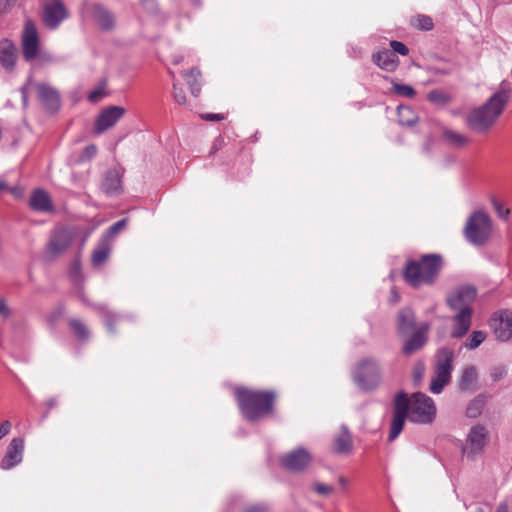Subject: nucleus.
<instances>
[{"mask_svg":"<svg viewBox=\"0 0 512 512\" xmlns=\"http://www.w3.org/2000/svg\"><path fill=\"white\" fill-rule=\"evenodd\" d=\"M236 398L244 417L256 421L272 413L275 394L271 391L237 389Z\"/></svg>","mask_w":512,"mask_h":512,"instance_id":"obj_4","label":"nucleus"},{"mask_svg":"<svg viewBox=\"0 0 512 512\" xmlns=\"http://www.w3.org/2000/svg\"><path fill=\"white\" fill-rule=\"evenodd\" d=\"M182 60H183V57L181 55H176L173 57L172 62H173V64L178 65L182 62Z\"/></svg>","mask_w":512,"mask_h":512,"instance_id":"obj_56","label":"nucleus"},{"mask_svg":"<svg viewBox=\"0 0 512 512\" xmlns=\"http://www.w3.org/2000/svg\"><path fill=\"white\" fill-rule=\"evenodd\" d=\"M312 456L310 452L304 448L294 449L280 459L281 465L290 471L300 472L305 470L311 463Z\"/></svg>","mask_w":512,"mask_h":512,"instance_id":"obj_8","label":"nucleus"},{"mask_svg":"<svg viewBox=\"0 0 512 512\" xmlns=\"http://www.w3.org/2000/svg\"><path fill=\"white\" fill-rule=\"evenodd\" d=\"M16 48L12 41L3 39L0 41V64L7 70L12 71L16 63Z\"/></svg>","mask_w":512,"mask_h":512,"instance_id":"obj_21","label":"nucleus"},{"mask_svg":"<svg viewBox=\"0 0 512 512\" xmlns=\"http://www.w3.org/2000/svg\"><path fill=\"white\" fill-rule=\"evenodd\" d=\"M428 99L432 102H440L443 99V94L438 90H433L428 93Z\"/></svg>","mask_w":512,"mask_h":512,"instance_id":"obj_50","label":"nucleus"},{"mask_svg":"<svg viewBox=\"0 0 512 512\" xmlns=\"http://www.w3.org/2000/svg\"><path fill=\"white\" fill-rule=\"evenodd\" d=\"M105 96L104 87L100 86L88 94V100L92 103H97Z\"/></svg>","mask_w":512,"mask_h":512,"instance_id":"obj_44","label":"nucleus"},{"mask_svg":"<svg viewBox=\"0 0 512 512\" xmlns=\"http://www.w3.org/2000/svg\"><path fill=\"white\" fill-rule=\"evenodd\" d=\"M69 326L71 328V330L73 331V333L75 334V336L81 340V341H86L88 340L89 336H90V331L88 329V327L79 319H71L69 321Z\"/></svg>","mask_w":512,"mask_h":512,"instance_id":"obj_29","label":"nucleus"},{"mask_svg":"<svg viewBox=\"0 0 512 512\" xmlns=\"http://www.w3.org/2000/svg\"><path fill=\"white\" fill-rule=\"evenodd\" d=\"M380 367L376 360L366 359L356 367L353 378L362 389L375 388L380 382Z\"/></svg>","mask_w":512,"mask_h":512,"instance_id":"obj_7","label":"nucleus"},{"mask_svg":"<svg viewBox=\"0 0 512 512\" xmlns=\"http://www.w3.org/2000/svg\"><path fill=\"white\" fill-rule=\"evenodd\" d=\"M490 203L500 219H509L510 209L505 208L503 203L496 196L490 197Z\"/></svg>","mask_w":512,"mask_h":512,"instance_id":"obj_38","label":"nucleus"},{"mask_svg":"<svg viewBox=\"0 0 512 512\" xmlns=\"http://www.w3.org/2000/svg\"><path fill=\"white\" fill-rule=\"evenodd\" d=\"M73 239V232L64 227L55 229L49 242V251L52 254H59L66 250Z\"/></svg>","mask_w":512,"mask_h":512,"instance_id":"obj_18","label":"nucleus"},{"mask_svg":"<svg viewBox=\"0 0 512 512\" xmlns=\"http://www.w3.org/2000/svg\"><path fill=\"white\" fill-rule=\"evenodd\" d=\"M92 14L95 21L99 24V26L103 30H110L114 27V17L113 15L106 10L104 7L100 5H93Z\"/></svg>","mask_w":512,"mask_h":512,"instance_id":"obj_25","label":"nucleus"},{"mask_svg":"<svg viewBox=\"0 0 512 512\" xmlns=\"http://www.w3.org/2000/svg\"><path fill=\"white\" fill-rule=\"evenodd\" d=\"M27 89L28 87L27 86H23L21 88V94H22V101H23V105L24 106H27V102H28V95H27Z\"/></svg>","mask_w":512,"mask_h":512,"instance_id":"obj_54","label":"nucleus"},{"mask_svg":"<svg viewBox=\"0 0 512 512\" xmlns=\"http://www.w3.org/2000/svg\"><path fill=\"white\" fill-rule=\"evenodd\" d=\"M463 235L473 246L487 245L493 236V220L484 209L474 210L467 218Z\"/></svg>","mask_w":512,"mask_h":512,"instance_id":"obj_5","label":"nucleus"},{"mask_svg":"<svg viewBox=\"0 0 512 512\" xmlns=\"http://www.w3.org/2000/svg\"><path fill=\"white\" fill-rule=\"evenodd\" d=\"M391 92L405 98H413L416 95V90L408 84H400L392 81Z\"/></svg>","mask_w":512,"mask_h":512,"instance_id":"obj_34","label":"nucleus"},{"mask_svg":"<svg viewBox=\"0 0 512 512\" xmlns=\"http://www.w3.org/2000/svg\"><path fill=\"white\" fill-rule=\"evenodd\" d=\"M102 189L109 195H117L121 191V177L116 171H108L102 183Z\"/></svg>","mask_w":512,"mask_h":512,"instance_id":"obj_26","label":"nucleus"},{"mask_svg":"<svg viewBox=\"0 0 512 512\" xmlns=\"http://www.w3.org/2000/svg\"><path fill=\"white\" fill-rule=\"evenodd\" d=\"M485 405V400L482 396H477L470 401L466 408V416L468 418H477L481 415Z\"/></svg>","mask_w":512,"mask_h":512,"instance_id":"obj_31","label":"nucleus"},{"mask_svg":"<svg viewBox=\"0 0 512 512\" xmlns=\"http://www.w3.org/2000/svg\"><path fill=\"white\" fill-rule=\"evenodd\" d=\"M203 119L208 121H221L224 119L223 114L208 113L202 116Z\"/></svg>","mask_w":512,"mask_h":512,"instance_id":"obj_51","label":"nucleus"},{"mask_svg":"<svg viewBox=\"0 0 512 512\" xmlns=\"http://www.w3.org/2000/svg\"><path fill=\"white\" fill-rule=\"evenodd\" d=\"M490 441L488 428L476 423L470 427L462 447V454L468 459H475L484 453Z\"/></svg>","mask_w":512,"mask_h":512,"instance_id":"obj_6","label":"nucleus"},{"mask_svg":"<svg viewBox=\"0 0 512 512\" xmlns=\"http://www.w3.org/2000/svg\"><path fill=\"white\" fill-rule=\"evenodd\" d=\"M489 374L492 381L497 382L506 376L507 368L503 365H495L491 367Z\"/></svg>","mask_w":512,"mask_h":512,"instance_id":"obj_41","label":"nucleus"},{"mask_svg":"<svg viewBox=\"0 0 512 512\" xmlns=\"http://www.w3.org/2000/svg\"><path fill=\"white\" fill-rule=\"evenodd\" d=\"M442 266L443 260L440 255L426 254L419 261H408L403 270V276L413 288L432 285L437 280Z\"/></svg>","mask_w":512,"mask_h":512,"instance_id":"obj_3","label":"nucleus"},{"mask_svg":"<svg viewBox=\"0 0 512 512\" xmlns=\"http://www.w3.org/2000/svg\"><path fill=\"white\" fill-rule=\"evenodd\" d=\"M245 512H266V509L263 506L255 505L249 507Z\"/></svg>","mask_w":512,"mask_h":512,"instance_id":"obj_53","label":"nucleus"},{"mask_svg":"<svg viewBox=\"0 0 512 512\" xmlns=\"http://www.w3.org/2000/svg\"><path fill=\"white\" fill-rule=\"evenodd\" d=\"M331 449L336 454L349 455L353 452V438L347 426L342 425L333 437Z\"/></svg>","mask_w":512,"mask_h":512,"instance_id":"obj_15","label":"nucleus"},{"mask_svg":"<svg viewBox=\"0 0 512 512\" xmlns=\"http://www.w3.org/2000/svg\"><path fill=\"white\" fill-rule=\"evenodd\" d=\"M313 490L320 495H330L333 492V487L323 483L316 482L312 485Z\"/></svg>","mask_w":512,"mask_h":512,"instance_id":"obj_46","label":"nucleus"},{"mask_svg":"<svg viewBox=\"0 0 512 512\" xmlns=\"http://www.w3.org/2000/svg\"><path fill=\"white\" fill-rule=\"evenodd\" d=\"M390 46L392 48L391 52H394V54L399 53L400 55L406 56L409 53V50L407 46L400 42V41H391Z\"/></svg>","mask_w":512,"mask_h":512,"instance_id":"obj_45","label":"nucleus"},{"mask_svg":"<svg viewBox=\"0 0 512 512\" xmlns=\"http://www.w3.org/2000/svg\"><path fill=\"white\" fill-rule=\"evenodd\" d=\"M416 321L413 311L404 308L399 311L397 317V329L400 334H406L415 328Z\"/></svg>","mask_w":512,"mask_h":512,"instance_id":"obj_24","label":"nucleus"},{"mask_svg":"<svg viewBox=\"0 0 512 512\" xmlns=\"http://www.w3.org/2000/svg\"><path fill=\"white\" fill-rule=\"evenodd\" d=\"M169 73H170V75H171L173 78L175 77V75H174V73H173L172 71H169Z\"/></svg>","mask_w":512,"mask_h":512,"instance_id":"obj_64","label":"nucleus"},{"mask_svg":"<svg viewBox=\"0 0 512 512\" xmlns=\"http://www.w3.org/2000/svg\"><path fill=\"white\" fill-rule=\"evenodd\" d=\"M173 96L175 101L180 105L186 104V95L182 87L176 82L173 83Z\"/></svg>","mask_w":512,"mask_h":512,"instance_id":"obj_43","label":"nucleus"},{"mask_svg":"<svg viewBox=\"0 0 512 512\" xmlns=\"http://www.w3.org/2000/svg\"><path fill=\"white\" fill-rule=\"evenodd\" d=\"M398 118L400 124L406 126H411L415 124L417 119L414 111L410 107L404 105H400L398 107Z\"/></svg>","mask_w":512,"mask_h":512,"instance_id":"obj_32","label":"nucleus"},{"mask_svg":"<svg viewBox=\"0 0 512 512\" xmlns=\"http://www.w3.org/2000/svg\"><path fill=\"white\" fill-rule=\"evenodd\" d=\"M454 353L451 349L442 348L436 354L435 375L451 379Z\"/></svg>","mask_w":512,"mask_h":512,"instance_id":"obj_17","label":"nucleus"},{"mask_svg":"<svg viewBox=\"0 0 512 512\" xmlns=\"http://www.w3.org/2000/svg\"><path fill=\"white\" fill-rule=\"evenodd\" d=\"M29 204L36 211L49 212L53 209L48 193L42 189H37L32 193Z\"/></svg>","mask_w":512,"mask_h":512,"instance_id":"obj_23","label":"nucleus"},{"mask_svg":"<svg viewBox=\"0 0 512 512\" xmlns=\"http://www.w3.org/2000/svg\"><path fill=\"white\" fill-rule=\"evenodd\" d=\"M444 139L452 146L461 148L466 146L470 139L465 134L459 133L454 130L447 129L443 133Z\"/></svg>","mask_w":512,"mask_h":512,"instance_id":"obj_28","label":"nucleus"},{"mask_svg":"<svg viewBox=\"0 0 512 512\" xmlns=\"http://www.w3.org/2000/svg\"><path fill=\"white\" fill-rule=\"evenodd\" d=\"M4 189H6V184H5V182L0 180V191H2Z\"/></svg>","mask_w":512,"mask_h":512,"instance_id":"obj_60","label":"nucleus"},{"mask_svg":"<svg viewBox=\"0 0 512 512\" xmlns=\"http://www.w3.org/2000/svg\"><path fill=\"white\" fill-rule=\"evenodd\" d=\"M193 4L195 5H199L200 4V0H192Z\"/></svg>","mask_w":512,"mask_h":512,"instance_id":"obj_63","label":"nucleus"},{"mask_svg":"<svg viewBox=\"0 0 512 512\" xmlns=\"http://www.w3.org/2000/svg\"><path fill=\"white\" fill-rule=\"evenodd\" d=\"M38 98L46 109L56 111L60 106V97L57 90L45 83L35 85Z\"/></svg>","mask_w":512,"mask_h":512,"instance_id":"obj_20","label":"nucleus"},{"mask_svg":"<svg viewBox=\"0 0 512 512\" xmlns=\"http://www.w3.org/2000/svg\"><path fill=\"white\" fill-rule=\"evenodd\" d=\"M68 17L67 9L61 0H49L43 11V22L50 29H55Z\"/></svg>","mask_w":512,"mask_h":512,"instance_id":"obj_10","label":"nucleus"},{"mask_svg":"<svg viewBox=\"0 0 512 512\" xmlns=\"http://www.w3.org/2000/svg\"><path fill=\"white\" fill-rule=\"evenodd\" d=\"M24 442L21 438H13L10 442L6 454L1 461L2 469H11L22 461Z\"/></svg>","mask_w":512,"mask_h":512,"instance_id":"obj_16","label":"nucleus"},{"mask_svg":"<svg viewBox=\"0 0 512 512\" xmlns=\"http://www.w3.org/2000/svg\"><path fill=\"white\" fill-rule=\"evenodd\" d=\"M141 5L149 12L155 11L157 7L155 0H141Z\"/></svg>","mask_w":512,"mask_h":512,"instance_id":"obj_48","label":"nucleus"},{"mask_svg":"<svg viewBox=\"0 0 512 512\" xmlns=\"http://www.w3.org/2000/svg\"><path fill=\"white\" fill-rule=\"evenodd\" d=\"M475 512H485V511H484V509H483V508L478 507V508L475 510Z\"/></svg>","mask_w":512,"mask_h":512,"instance_id":"obj_62","label":"nucleus"},{"mask_svg":"<svg viewBox=\"0 0 512 512\" xmlns=\"http://www.w3.org/2000/svg\"><path fill=\"white\" fill-rule=\"evenodd\" d=\"M478 379L477 369L474 366H468L463 369L459 381L461 391H472L476 389Z\"/></svg>","mask_w":512,"mask_h":512,"instance_id":"obj_27","label":"nucleus"},{"mask_svg":"<svg viewBox=\"0 0 512 512\" xmlns=\"http://www.w3.org/2000/svg\"><path fill=\"white\" fill-rule=\"evenodd\" d=\"M97 154V147L94 144L88 145L84 148L83 152L79 157L80 162L89 161L94 158Z\"/></svg>","mask_w":512,"mask_h":512,"instance_id":"obj_42","label":"nucleus"},{"mask_svg":"<svg viewBox=\"0 0 512 512\" xmlns=\"http://www.w3.org/2000/svg\"><path fill=\"white\" fill-rule=\"evenodd\" d=\"M110 248L107 243H101L93 252L92 262L94 265H101L108 257Z\"/></svg>","mask_w":512,"mask_h":512,"instance_id":"obj_35","label":"nucleus"},{"mask_svg":"<svg viewBox=\"0 0 512 512\" xmlns=\"http://www.w3.org/2000/svg\"><path fill=\"white\" fill-rule=\"evenodd\" d=\"M495 512H509L508 505L506 503L499 504Z\"/></svg>","mask_w":512,"mask_h":512,"instance_id":"obj_55","label":"nucleus"},{"mask_svg":"<svg viewBox=\"0 0 512 512\" xmlns=\"http://www.w3.org/2000/svg\"><path fill=\"white\" fill-rule=\"evenodd\" d=\"M200 75H201V73L197 68H192L183 74V77L185 78L187 84L190 87L191 93L194 96H197L200 91V87H199V83H198V79H199Z\"/></svg>","mask_w":512,"mask_h":512,"instance_id":"obj_30","label":"nucleus"},{"mask_svg":"<svg viewBox=\"0 0 512 512\" xmlns=\"http://www.w3.org/2000/svg\"><path fill=\"white\" fill-rule=\"evenodd\" d=\"M11 193H13L16 196H20V194H21V192L18 189H16V188L11 189Z\"/></svg>","mask_w":512,"mask_h":512,"instance_id":"obj_59","label":"nucleus"},{"mask_svg":"<svg viewBox=\"0 0 512 512\" xmlns=\"http://www.w3.org/2000/svg\"><path fill=\"white\" fill-rule=\"evenodd\" d=\"M11 429V423L8 420H5L0 425V439L5 437Z\"/></svg>","mask_w":512,"mask_h":512,"instance_id":"obj_49","label":"nucleus"},{"mask_svg":"<svg viewBox=\"0 0 512 512\" xmlns=\"http://www.w3.org/2000/svg\"><path fill=\"white\" fill-rule=\"evenodd\" d=\"M487 334L482 330L473 331L464 343V347L469 350L478 348L485 340Z\"/></svg>","mask_w":512,"mask_h":512,"instance_id":"obj_33","label":"nucleus"},{"mask_svg":"<svg viewBox=\"0 0 512 512\" xmlns=\"http://www.w3.org/2000/svg\"><path fill=\"white\" fill-rule=\"evenodd\" d=\"M422 375H423V369H422V368H421V369H417V370L415 371V379H416V380L421 379Z\"/></svg>","mask_w":512,"mask_h":512,"instance_id":"obj_57","label":"nucleus"},{"mask_svg":"<svg viewBox=\"0 0 512 512\" xmlns=\"http://www.w3.org/2000/svg\"><path fill=\"white\" fill-rule=\"evenodd\" d=\"M101 317L104 319L107 329L110 332H114L113 323L116 321V316L111 312L105 305H96L94 307Z\"/></svg>","mask_w":512,"mask_h":512,"instance_id":"obj_36","label":"nucleus"},{"mask_svg":"<svg viewBox=\"0 0 512 512\" xmlns=\"http://www.w3.org/2000/svg\"><path fill=\"white\" fill-rule=\"evenodd\" d=\"M39 49V37L36 26L32 20H27L22 34L23 57L27 61L33 60Z\"/></svg>","mask_w":512,"mask_h":512,"instance_id":"obj_9","label":"nucleus"},{"mask_svg":"<svg viewBox=\"0 0 512 512\" xmlns=\"http://www.w3.org/2000/svg\"><path fill=\"white\" fill-rule=\"evenodd\" d=\"M339 483L343 486L347 484V479L344 476L339 477Z\"/></svg>","mask_w":512,"mask_h":512,"instance_id":"obj_58","label":"nucleus"},{"mask_svg":"<svg viewBox=\"0 0 512 512\" xmlns=\"http://www.w3.org/2000/svg\"><path fill=\"white\" fill-rule=\"evenodd\" d=\"M411 24L413 27L424 31H429L433 28L432 18L426 15H417L416 17H413L411 19Z\"/></svg>","mask_w":512,"mask_h":512,"instance_id":"obj_37","label":"nucleus"},{"mask_svg":"<svg viewBox=\"0 0 512 512\" xmlns=\"http://www.w3.org/2000/svg\"><path fill=\"white\" fill-rule=\"evenodd\" d=\"M127 225V219H121L114 223L109 229L107 230L105 236L103 239H109L114 237L117 233H119L121 230H123Z\"/></svg>","mask_w":512,"mask_h":512,"instance_id":"obj_40","label":"nucleus"},{"mask_svg":"<svg viewBox=\"0 0 512 512\" xmlns=\"http://www.w3.org/2000/svg\"><path fill=\"white\" fill-rule=\"evenodd\" d=\"M15 2L16 0H0V13L9 11Z\"/></svg>","mask_w":512,"mask_h":512,"instance_id":"obj_47","label":"nucleus"},{"mask_svg":"<svg viewBox=\"0 0 512 512\" xmlns=\"http://www.w3.org/2000/svg\"><path fill=\"white\" fill-rule=\"evenodd\" d=\"M477 295L476 289L472 286H464L454 291L447 299L451 310H464L472 308V303Z\"/></svg>","mask_w":512,"mask_h":512,"instance_id":"obj_12","label":"nucleus"},{"mask_svg":"<svg viewBox=\"0 0 512 512\" xmlns=\"http://www.w3.org/2000/svg\"><path fill=\"white\" fill-rule=\"evenodd\" d=\"M56 404V401L54 399L49 400L48 405L50 407L54 406Z\"/></svg>","mask_w":512,"mask_h":512,"instance_id":"obj_61","label":"nucleus"},{"mask_svg":"<svg viewBox=\"0 0 512 512\" xmlns=\"http://www.w3.org/2000/svg\"><path fill=\"white\" fill-rule=\"evenodd\" d=\"M429 326L427 324L421 325L412 335L408 338L404 345L402 352L406 356H410L420 350L427 342V333Z\"/></svg>","mask_w":512,"mask_h":512,"instance_id":"obj_19","label":"nucleus"},{"mask_svg":"<svg viewBox=\"0 0 512 512\" xmlns=\"http://www.w3.org/2000/svg\"><path fill=\"white\" fill-rule=\"evenodd\" d=\"M450 382V379L440 378L435 375L430 383V391L434 394H439L443 391L444 387Z\"/></svg>","mask_w":512,"mask_h":512,"instance_id":"obj_39","label":"nucleus"},{"mask_svg":"<svg viewBox=\"0 0 512 512\" xmlns=\"http://www.w3.org/2000/svg\"><path fill=\"white\" fill-rule=\"evenodd\" d=\"M125 114V109L120 106H110L99 114L95 122V132L103 133L113 127Z\"/></svg>","mask_w":512,"mask_h":512,"instance_id":"obj_13","label":"nucleus"},{"mask_svg":"<svg viewBox=\"0 0 512 512\" xmlns=\"http://www.w3.org/2000/svg\"><path fill=\"white\" fill-rule=\"evenodd\" d=\"M0 315L4 318H7L9 316V308L7 307L4 300H0Z\"/></svg>","mask_w":512,"mask_h":512,"instance_id":"obj_52","label":"nucleus"},{"mask_svg":"<svg viewBox=\"0 0 512 512\" xmlns=\"http://www.w3.org/2000/svg\"><path fill=\"white\" fill-rule=\"evenodd\" d=\"M510 85L502 81L499 88L482 105L472 109L466 116L467 127L478 134L488 133L505 110L510 99Z\"/></svg>","mask_w":512,"mask_h":512,"instance_id":"obj_2","label":"nucleus"},{"mask_svg":"<svg viewBox=\"0 0 512 512\" xmlns=\"http://www.w3.org/2000/svg\"><path fill=\"white\" fill-rule=\"evenodd\" d=\"M373 62L383 70L393 72L398 67L399 59L389 50L379 51L372 56Z\"/></svg>","mask_w":512,"mask_h":512,"instance_id":"obj_22","label":"nucleus"},{"mask_svg":"<svg viewBox=\"0 0 512 512\" xmlns=\"http://www.w3.org/2000/svg\"><path fill=\"white\" fill-rule=\"evenodd\" d=\"M435 414L436 407L429 396L414 393L409 398L405 392H399L393 401V416L388 440L392 442L399 436L407 417L414 423L428 424L433 421Z\"/></svg>","mask_w":512,"mask_h":512,"instance_id":"obj_1","label":"nucleus"},{"mask_svg":"<svg viewBox=\"0 0 512 512\" xmlns=\"http://www.w3.org/2000/svg\"><path fill=\"white\" fill-rule=\"evenodd\" d=\"M491 326L498 340H510L512 338V312L510 310H502L495 313Z\"/></svg>","mask_w":512,"mask_h":512,"instance_id":"obj_11","label":"nucleus"},{"mask_svg":"<svg viewBox=\"0 0 512 512\" xmlns=\"http://www.w3.org/2000/svg\"><path fill=\"white\" fill-rule=\"evenodd\" d=\"M455 315L452 317L451 337L459 339L467 334L472 324V308L464 310H454Z\"/></svg>","mask_w":512,"mask_h":512,"instance_id":"obj_14","label":"nucleus"}]
</instances>
